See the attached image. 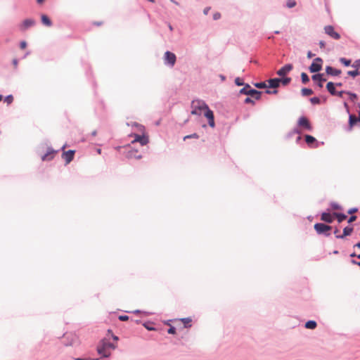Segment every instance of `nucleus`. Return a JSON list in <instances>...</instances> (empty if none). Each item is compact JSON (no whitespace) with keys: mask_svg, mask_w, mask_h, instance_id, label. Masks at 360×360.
Wrapping results in <instances>:
<instances>
[{"mask_svg":"<svg viewBox=\"0 0 360 360\" xmlns=\"http://www.w3.org/2000/svg\"><path fill=\"white\" fill-rule=\"evenodd\" d=\"M339 230L338 229H335V230L334 231V233L338 235L337 233H338Z\"/></svg>","mask_w":360,"mask_h":360,"instance_id":"774afa93","label":"nucleus"},{"mask_svg":"<svg viewBox=\"0 0 360 360\" xmlns=\"http://www.w3.org/2000/svg\"><path fill=\"white\" fill-rule=\"evenodd\" d=\"M221 18V14L219 13H216L213 15L214 20H218Z\"/></svg>","mask_w":360,"mask_h":360,"instance_id":"de8ad7c7","label":"nucleus"},{"mask_svg":"<svg viewBox=\"0 0 360 360\" xmlns=\"http://www.w3.org/2000/svg\"><path fill=\"white\" fill-rule=\"evenodd\" d=\"M310 101L312 104H319L321 103V98L319 97H312L310 98Z\"/></svg>","mask_w":360,"mask_h":360,"instance_id":"72a5a7b5","label":"nucleus"},{"mask_svg":"<svg viewBox=\"0 0 360 360\" xmlns=\"http://www.w3.org/2000/svg\"><path fill=\"white\" fill-rule=\"evenodd\" d=\"M176 328L174 326H170V328L167 330V333L169 334H175L176 333Z\"/></svg>","mask_w":360,"mask_h":360,"instance_id":"79ce46f5","label":"nucleus"},{"mask_svg":"<svg viewBox=\"0 0 360 360\" xmlns=\"http://www.w3.org/2000/svg\"><path fill=\"white\" fill-rule=\"evenodd\" d=\"M327 90H335V84L334 83L330 82L327 83L326 85Z\"/></svg>","mask_w":360,"mask_h":360,"instance_id":"ea45409f","label":"nucleus"},{"mask_svg":"<svg viewBox=\"0 0 360 360\" xmlns=\"http://www.w3.org/2000/svg\"><path fill=\"white\" fill-rule=\"evenodd\" d=\"M134 138L135 139L132 141V143L139 142V143H140V144L141 146L146 145L149 141L148 137L147 136H146L145 134L140 135V134H135Z\"/></svg>","mask_w":360,"mask_h":360,"instance_id":"ddd939ff","label":"nucleus"},{"mask_svg":"<svg viewBox=\"0 0 360 360\" xmlns=\"http://www.w3.org/2000/svg\"><path fill=\"white\" fill-rule=\"evenodd\" d=\"M117 346L106 339L101 340L97 346V352L102 358H108L111 353L110 350L115 349Z\"/></svg>","mask_w":360,"mask_h":360,"instance_id":"f257e3e1","label":"nucleus"},{"mask_svg":"<svg viewBox=\"0 0 360 360\" xmlns=\"http://www.w3.org/2000/svg\"><path fill=\"white\" fill-rule=\"evenodd\" d=\"M324 31L331 38L338 40L340 39V35L338 33L332 25H327L324 27Z\"/></svg>","mask_w":360,"mask_h":360,"instance_id":"0eeeda50","label":"nucleus"},{"mask_svg":"<svg viewBox=\"0 0 360 360\" xmlns=\"http://www.w3.org/2000/svg\"><path fill=\"white\" fill-rule=\"evenodd\" d=\"M144 327L146 328H147L148 330H155V328L153 327H150V326H147L146 324H143Z\"/></svg>","mask_w":360,"mask_h":360,"instance_id":"603ef678","label":"nucleus"},{"mask_svg":"<svg viewBox=\"0 0 360 360\" xmlns=\"http://www.w3.org/2000/svg\"><path fill=\"white\" fill-rule=\"evenodd\" d=\"M353 67L356 68L359 71L360 70V60L355 61L353 64Z\"/></svg>","mask_w":360,"mask_h":360,"instance_id":"c03bdc74","label":"nucleus"},{"mask_svg":"<svg viewBox=\"0 0 360 360\" xmlns=\"http://www.w3.org/2000/svg\"><path fill=\"white\" fill-rule=\"evenodd\" d=\"M302 82L305 84L309 81L308 75L305 72L301 74Z\"/></svg>","mask_w":360,"mask_h":360,"instance_id":"473e14b6","label":"nucleus"},{"mask_svg":"<svg viewBox=\"0 0 360 360\" xmlns=\"http://www.w3.org/2000/svg\"><path fill=\"white\" fill-rule=\"evenodd\" d=\"M356 219V216L355 215H352L349 219H348V223L350 224V223H352L353 221H354Z\"/></svg>","mask_w":360,"mask_h":360,"instance_id":"a18cd8bd","label":"nucleus"},{"mask_svg":"<svg viewBox=\"0 0 360 360\" xmlns=\"http://www.w3.org/2000/svg\"><path fill=\"white\" fill-rule=\"evenodd\" d=\"M357 122L360 126V112H359V117H357Z\"/></svg>","mask_w":360,"mask_h":360,"instance_id":"e2e57ef3","label":"nucleus"},{"mask_svg":"<svg viewBox=\"0 0 360 360\" xmlns=\"http://www.w3.org/2000/svg\"><path fill=\"white\" fill-rule=\"evenodd\" d=\"M353 227L352 226H346L343 229V233L341 235H336L335 237L339 239H343L345 237L350 236L351 233L353 232Z\"/></svg>","mask_w":360,"mask_h":360,"instance_id":"a211bd4d","label":"nucleus"},{"mask_svg":"<svg viewBox=\"0 0 360 360\" xmlns=\"http://www.w3.org/2000/svg\"><path fill=\"white\" fill-rule=\"evenodd\" d=\"M26 46H27V43H26V41H21V42H20V49H25L26 48Z\"/></svg>","mask_w":360,"mask_h":360,"instance_id":"49530a36","label":"nucleus"},{"mask_svg":"<svg viewBox=\"0 0 360 360\" xmlns=\"http://www.w3.org/2000/svg\"><path fill=\"white\" fill-rule=\"evenodd\" d=\"M317 323L315 321L309 320L305 323L304 327L307 329H315Z\"/></svg>","mask_w":360,"mask_h":360,"instance_id":"a878e982","label":"nucleus"},{"mask_svg":"<svg viewBox=\"0 0 360 360\" xmlns=\"http://www.w3.org/2000/svg\"><path fill=\"white\" fill-rule=\"evenodd\" d=\"M13 97L12 95L7 96L4 99V101L6 102L8 104L11 103L13 102Z\"/></svg>","mask_w":360,"mask_h":360,"instance_id":"58836bf2","label":"nucleus"},{"mask_svg":"<svg viewBox=\"0 0 360 360\" xmlns=\"http://www.w3.org/2000/svg\"><path fill=\"white\" fill-rule=\"evenodd\" d=\"M208 105L202 100H193L191 103V114L200 115Z\"/></svg>","mask_w":360,"mask_h":360,"instance_id":"7ed1b4c3","label":"nucleus"},{"mask_svg":"<svg viewBox=\"0 0 360 360\" xmlns=\"http://www.w3.org/2000/svg\"><path fill=\"white\" fill-rule=\"evenodd\" d=\"M134 314H139V313H141V311L139 310V309H136L135 311H133Z\"/></svg>","mask_w":360,"mask_h":360,"instance_id":"338daca9","label":"nucleus"},{"mask_svg":"<svg viewBox=\"0 0 360 360\" xmlns=\"http://www.w3.org/2000/svg\"><path fill=\"white\" fill-rule=\"evenodd\" d=\"M356 256H357V255H356L354 252H353V253H352V254L350 255V257H356Z\"/></svg>","mask_w":360,"mask_h":360,"instance_id":"69168bd1","label":"nucleus"},{"mask_svg":"<svg viewBox=\"0 0 360 360\" xmlns=\"http://www.w3.org/2000/svg\"><path fill=\"white\" fill-rule=\"evenodd\" d=\"M202 112H204L205 117L208 120V124L210 127L212 128L214 127V117L212 110H211L207 106Z\"/></svg>","mask_w":360,"mask_h":360,"instance_id":"423d86ee","label":"nucleus"},{"mask_svg":"<svg viewBox=\"0 0 360 360\" xmlns=\"http://www.w3.org/2000/svg\"><path fill=\"white\" fill-rule=\"evenodd\" d=\"M291 82V78L288 77L274 78L268 79L269 86L272 89L285 87Z\"/></svg>","mask_w":360,"mask_h":360,"instance_id":"f03ea898","label":"nucleus"},{"mask_svg":"<svg viewBox=\"0 0 360 360\" xmlns=\"http://www.w3.org/2000/svg\"><path fill=\"white\" fill-rule=\"evenodd\" d=\"M305 141L309 146H311L313 143L316 142V139L311 135H306Z\"/></svg>","mask_w":360,"mask_h":360,"instance_id":"c756f323","label":"nucleus"},{"mask_svg":"<svg viewBox=\"0 0 360 360\" xmlns=\"http://www.w3.org/2000/svg\"><path fill=\"white\" fill-rule=\"evenodd\" d=\"M297 124L299 127H302L304 129L308 131H311L312 127L309 121V120L306 117H301L298 120Z\"/></svg>","mask_w":360,"mask_h":360,"instance_id":"9b49d317","label":"nucleus"},{"mask_svg":"<svg viewBox=\"0 0 360 360\" xmlns=\"http://www.w3.org/2000/svg\"><path fill=\"white\" fill-rule=\"evenodd\" d=\"M298 135L296 138V143H299V142L301 140V136L300 135V131L298 128H295L293 129L291 131H290L288 134H287V138L288 139H290L291 137H292V136L294 135Z\"/></svg>","mask_w":360,"mask_h":360,"instance_id":"aec40b11","label":"nucleus"},{"mask_svg":"<svg viewBox=\"0 0 360 360\" xmlns=\"http://www.w3.org/2000/svg\"><path fill=\"white\" fill-rule=\"evenodd\" d=\"M292 65L286 64L277 71V75L280 77H286V75L292 70Z\"/></svg>","mask_w":360,"mask_h":360,"instance_id":"f8f14e48","label":"nucleus"},{"mask_svg":"<svg viewBox=\"0 0 360 360\" xmlns=\"http://www.w3.org/2000/svg\"><path fill=\"white\" fill-rule=\"evenodd\" d=\"M351 262H352V264H356V265H358V262H357V261H356V260H354V259H352Z\"/></svg>","mask_w":360,"mask_h":360,"instance_id":"680f3d73","label":"nucleus"},{"mask_svg":"<svg viewBox=\"0 0 360 360\" xmlns=\"http://www.w3.org/2000/svg\"><path fill=\"white\" fill-rule=\"evenodd\" d=\"M330 206L333 210H337L341 209V207L336 202H331Z\"/></svg>","mask_w":360,"mask_h":360,"instance_id":"a19ab883","label":"nucleus"},{"mask_svg":"<svg viewBox=\"0 0 360 360\" xmlns=\"http://www.w3.org/2000/svg\"><path fill=\"white\" fill-rule=\"evenodd\" d=\"M235 83L238 86L245 85V86L241 90H248V89H250V90H252L251 86L249 84H245L243 79L240 77L236 78Z\"/></svg>","mask_w":360,"mask_h":360,"instance_id":"b1692460","label":"nucleus"},{"mask_svg":"<svg viewBox=\"0 0 360 360\" xmlns=\"http://www.w3.org/2000/svg\"><path fill=\"white\" fill-rule=\"evenodd\" d=\"M333 215L335 217H336L337 219H338V221L339 223H341L342 221H343L344 220H345L347 219V215L343 214V213H337V212H334L333 213Z\"/></svg>","mask_w":360,"mask_h":360,"instance_id":"c85d7f7f","label":"nucleus"},{"mask_svg":"<svg viewBox=\"0 0 360 360\" xmlns=\"http://www.w3.org/2000/svg\"><path fill=\"white\" fill-rule=\"evenodd\" d=\"M314 229L318 234L329 236L330 235L329 231L332 229V226L323 223H316L314 224Z\"/></svg>","mask_w":360,"mask_h":360,"instance_id":"39448f33","label":"nucleus"},{"mask_svg":"<svg viewBox=\"0 0 360 360\" xmlns=\"http://www.w3.org/2000/svg\"><path fill=\"white\" fill-rule=\"evenodd\" d=\"M118 319L120 321H126L129 320V316L127 315H120L119 316Z\"/></svg>","mask_w":360,"mask_h":360,"instance_id":"37998d69","label":"nucleus"},{"mask_svg":"<svg viewBox=\"0 0 360 360\" xmlns=\"http://www.w3.org/2000/svg\"><path fill=\"white\" fill-rule=\"evenodd\" d=\"M359 124L357 122V117H356L354 115L349 114V131H351L352 129V127L356 124Z\"/></svg>","mask_w":360,"mask_h":360,"instance_id":"4be33fe9","label":"nucleus"},{"mask_svg":"<svg viewBox=\"0 0 360 360\" xmlns=\"http://www.w3.org/2000/svg\"><path fill=\"white\" fill-rule=\"evenodd\" d=\"M347 74L350 76L356 77V75L360 74V72L358 70H355L352 71H349Z\"/></svg>","mask_w":360,"mask_h":360,"instance_id":"4c0bfd02","label":"nucleus"},{"mask_svg":"<svg viewBox=\"0 0 360 360\" xmlns=\"http://www.w3.org/2000/svg\"><path fill=\"white\" fill-rule=\"evenodd\" d=\"M181 321L184 323L186 328L191 327V325H188L191 322V319L188 318H183L181 319Z\"/></svg>","mask_w":360,"mask_h":360,"instance_id":"7c9ffc66","label":"nucleus"},{"mask_svg":"<svg viewBox=\"0 0 360 360\" xmlns=\"http://www.w3.org/2000/svg\"><path fill=\"white\" fill-rule=\"evenodd\" d=\"M36 22L34 19L32 18H27L24 20L21 24L19 25L20 30L21 31H25L28 28L34 26L35 25Z\"/></svg>","mask_w":360,"mask_h":360,"instance_id":"9d476101","label":"nucleus"},{"mask_svg":"<svg viewBox=\"0 0 360 360\" xmlns=\"http://www.w3.org/2000/svg\"><path fill=\"white\" fill-rule=\"evenodd\" d=\"M322 59L320 58H316L312 62L309 67V70L311 72H316L321 70L322 67Z\"/></svg>","mask_w":360,"mask_h":360,"instance_id":"6e6552de","label":"nucleus"},{"mask_svg":"<svg viewBox=\"0 0 360 360\" xmlns=\"http://www.w3.org/2000/svg\"><path fill=\"white\" fill-rule=\"evenodd\" d=\"M321 219L326 223H332L333 221V217L328 212H323L321 214Z\"/></svg>","mask_w":360,"mask_h":360,"instance_id":"5701e85b","label":"nucleus"},{"mask_svg":"<svg viewBox=\"0 0 360 360\" xmlns=\"http://www.w3.org/2000/svg\"><path fill=\"white\" fill-rule=\"evenodd\" d=\"M326 72L327 75H333V76H338L341 73L340 70L335 69L330 66H327L326 68Z\"/></svg>","mask_w":360,"mask_h":360,"instance_id":"412c9836","label":"nucleus"},{"mask_svg":"<svg viewBox=\"0 0 360 360\" xmlns=\"http://www.w3.org/2000/svg\"><path fill=\"white\" fill-rule=\"evenodd\" d=\"M75 151L69 150L63 153V158L65 159L66 164H69L74 158Z\"/></svg>","mask_w":360,"mask_h":360,"instance_id":"f3484780","label":"nucleus"},{"mask_svg":"<svg viewBox=\"0 0 360 360\" xmlns=\"http://www.w3.org/2000/svg\"><path fill=\"white\" fill-rule=\"evenodd\" d=\"M312 79L314 82L317 83L318 86L319 88L323 87V83L326 81V79L324 78V75L323 74L315 75L312 77Z\"/></svg>","mask_w":360,"mask_h":360,"instance_id":"dca6fc26","label":"nucleus"},{"mask_svg":"<svg viewBox=\"0 0 360 360\" xmlns=\"http://www.w3.org/2000/svg\"><path fill=\"white\" fill-rule=\"evenodd\" d=\"M255 87L258 89H266V88H271L269 86L268 80L265 82H257L253 84Z\"/></svg>","mask_w":360,"mask_h":360,"instance_id":"393cba45","label":"nucleus"},{"mask_svg":"<svg viewBox=\"0 0 360 360\" xmlns=\"http://www.w3.org/2000/svg\"><path fill=\"white\" fill-rule=\"evenodd\" d=\"M112 338L113 340H115V341H117L119 340V338L117 335H113V334L112 335Z\"/></svg>","mask_w":360,"mask_h":360,"instance_id":"5fc2aeb1","label":"nucleus"},{"mask_svg":"<svg viewBox=\"0 0 360 360\" xmlns=\"http://www.w3.org/2000/svg\"><path fill=\"white\" fill-rule=\"evenodd\" d=\"M325 45H326V44H325V42H324L323 41H321L319 42V46H320V47H321V49L324 48V47H325Z\"/></svg>","mask_w":360,"mask_h":360,"instance_id":"3c124183","label":"nucleus"},{"mask_svg":"<svg viewBox=\"0 0 360 360\" xmlns=\"http://www.w3.org/2000/svg\"><path fill=\"white\" fill-rule=\"evenodd\" d=\"M65 338L68 340V342H65V346H73L77 342V337L73 334H66Z\"/></svg>","mask_w":360,"mask_h":360,"instance_id":"4468645a","label":"nucleus"},{"mask_svg":"<svg viewBox=\"0 0 360 360\" xmlns=\"http://www.w3.org/2000/svg\"><path fill=\"white\" fill-rule=\"evenodd\" d=\"M13 63L15 68H17V66H18V60L17 59H13Z\"/></svg>","mask_w":360,"mask_h":360,"instance_id":"864d4df0","label":"nucleus"},{"mask_svg":"<svg viewBox=\"0 0 360 360\" xmlns=\"http://www.w3.org/2000/svg\"><path fill=\"white\" fill-rule=\"evenodd\" d=\"M307 56H308V58H312L314 56V54L311 53V51H309L308 53H307Z\"/></svg>","mask_w":360,"mask_h":360,"instance_id":"6e6d98bb","label":"nucleus"},{"mask_svg":"<svg viewBox=\"0 0 360 360\" xmlns=\"http://www.w3.org/2000/svg\"><path fill=\"white\" fill-rule=\"evenodd\" d=\"M41 18L42 23L46 26L51 27L52 25L51 20L49 18L47 15H42Z\"/></svg>","mask_w":360,"mask_h":360,"instance_id":"bb28decb","label":"nucleus"},{"mask_svg":"<svg viewBox=\"0 0 360 360\" xmlns=\"http://www.w3.org/2000/svg\"><path fill=\"white\" fill-rule=\"evenodd\" d=\"M354 247H357V248H360V242L355 244Z\"/></svg>","mask_w":360,"mask_h":360,"instance_id":"0e129e2a","label":"nucleus"},{"mask_svg":"<svg viewBox=\"0 0 360 360\" xmlns=\"http://www.w3.org/2000/svg\"><path fill=\"white\" fill-rule=\"evenodd\" d=\"M94 24L95 25L99 26L101 25L103 23L101 22H94Z\"/></svg>","mask_w":360,"mask_h":360,"instance_id":"13d9d810","label":"nucleus"},{"mask_svg":"<svg viewBox=\"0 0 360 360\" xmlns=\"http://www.w3.org/2000/svg\"><path fill=\"white\" fill-rule=\"evenodd\" d=\"M264 91H240V93L243 94L245 95H248V97H247L245 99V103H254L253 100H259L260 99L262 96V94ZM266 94H276L278 91H264Z\"/></svg>","mask_w":360,"mask_h":360,"instance_id":"20e7f679","label":"nucleus"},{"mask_svg":"<svg viewBox=\"0 0 360 360\" xmlns=\"http://www.w3.org/2000/svg\"><path fill=\"white\" fill-rule=\"evenodd\" d=\"M344 105L347 109V111L349 112V108L347 102H344Z\"/></svg>","mask_w":360,"mask_h":360,"instance_id":"4d7b16f0","label":"nucleus"},{"mask_svg":"<svg viewBox=\"0 0 360 360\" xmlns=\"http://www.w3.org/2000/svg\"><path fill=\"white\" fill-rule=\"evenodd\" d=\"M97 134L96 130H94L91 132V136H95Z\"/></svg>","mask_w":360,"mask_h":360,"instance_id":"bf43d9fd","label":"nucleus"},{"mask_svg":"<svg viewBox=\"0 0 360 360\" xmlns=\"http://www.w3.org/2000/svg\"><path fill=\"white\" fill-rule=\"evenodd\" d=\"M136 153H137L136 150H130L128 153L127 157L129 158H135V159H137V160L141 159L142 158V155H137Z\"/></svg>","mask_w":360,"mask_h":360,"instance_id":"cd10ccee","label":"nucleus"},{"mask_svg":"<svg viewBox=\"0 0 360 360\" xmlns=\"http://www.w3.org/2000/svg\"><path fill=\"white\" fill-rule=\"evenodd\" d=\"M314 91H302V96H309L311 95Z\"/></svg>","mask_w":360,"mask_h":360,"instance_id":"09e8293b","label":"nucleus"},{"mask_svg":"<svg viewBox=\"0 0 360 360\" xmlns=\"http://www.w3.org/2000/svg\"><path fill=\"white\" fill-rule=\"evenodd\" d=\"M209 9H210L209 8H206L204 10V13H205V15H207V14L208 13Z\"/></svg>","mask_w":360,"mask_h":360,"instance_id":"052dcab7","label":"nucleus"},{"mask_svg":"<svg viewBox=\"0 0 360 360\" xmlns=\"http://www.w3.org/2000/svg\"><path fill=\"white\" fill-rule=\"evenodd\" d=\"M331 95L333 96H338L340 97H342V94L344 93H348L349 96V98L352 101H354L357 96L355 94H353V93H349V91H329Z\"/></svg>","mask_w":360,"mask_h":360,"instance_id":"6ab92c4d","label":"nucleus"},{"mask_svg":"<svg viewBox=\"0 0 360 360\" xmlns=\"http://www.w3.org/2000/svg\"><path fill=\"white\" fill-rule=\"evenodd\" d=\"M198 138H199V135L196 133H193L192 134L187 135V136H184V140H186L188 139H198Z\"/></svg>","mask_w":360,"mask_h":360,"instance_id":"c9c22d12","label":"nucleus"},{"mask_svg":"<svg viewBox=\"0 0 360 360\" xmlns=\"http://www.w3.org/2000/svg\"><path fill=\"white\" fill-rule=\"evenodd\" d=\"M164 59L165 61V63L171 65L172 67L176 63V56L174 53L170 52V51H166L165 53Z\"/></svg>","mask_w":360,"mask_h":360,"instance_id":"1a4fd4ad","label":"nucleus"},{"mask_svg":"<svg viewBox=\"0 0 360 360\" xmlns=\"http://www.w3.org/2000/svg\"><path fill=\"white\" fill-rule=\"evenodd\" d=\"M357 208H352L350 210H348V214H353L356 212H357Z\"/></svg>","mask_w":360,"mask_h":360,"instance_id":"8fccbe9b","label":"nucleus"},{"mask_svg":"<svg viewBox=\"0 0 360 360\" xmlns=\"http://www.w3.org/2000/svg\"><path fill=\"white\" fill-rule=\"evenodd\" d=\"M127 124L128 126H132V127H136L139 129V130L141 131L143 129V127L139 124H138L137 122H127Z\"/></svg>","mask_w":360,"mask_h":360,"instance_id":"2f4dec72","label":"nucleus"},{"mask_svg":"<svg viewBox=\"0 0 360 360\" xmlns=\"http://www.w3.org/2000/svg\"><path fill=\"white\" fill-rule=\"evenodd\" d=\"M286 6L289 8H293L296 6V1L295 0H288L287 1Z\"/></svg>","mask_w":360,"mask_h":360,"instance_id":"f704fd0d","label":"nucleus"},{"mask_svg":"<svg viewBox=\"0 0 360 360\" xmlns=\"http://www.w3.org/2000/svg\"><path fill=\"white\" fill-rule=\"evenodd\" d=\"M340 61L344 64L345 66H349L351 64V60L346 59L345 58H341Z\"/></svg>","mask_w":360,"mask_h":360,"instance_id":"e433bc0d","label":"nucleus"},{"mask_svg":"<svg viewBox=\"0 0 360 360\" xmlns=\"http://www.w3.org/2000/svg\"><path fill=\"white\" fill-rule=\"evenodd\" d=\"M57 153V150H53L52 148H49L46 153H45L41 157V160L43 161H49L52 160L54 157V155Z\"/></svg>","mask_w":360,"mask_h":360,"instance_id":"2eb2a0df","label":"nucleus"}]
</instances>
